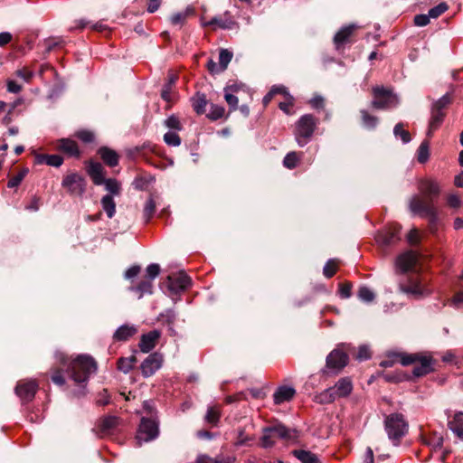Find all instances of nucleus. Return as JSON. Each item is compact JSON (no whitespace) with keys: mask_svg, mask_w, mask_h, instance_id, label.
Returning <instances> with one entry per match:
<instances>
[{"mask_svg":"<svg viewBox=\"0 0 463 463\" xmlns=\"http://www.w3.org/2000/svg\"><path fill=\"white\" fill-rule=\"evenodd\" d=\"M101 185H104L105 190L111 194V196H119L122 191V185L119 181L115 178H105Z\"/></svg>","mask_w":463,"mask_h":463,"instance_id":"nucleus-29","label":"nucleus"},{"mask_svg":"<svg viewBox=\"0 0 463 463\" xmlns=\"http://www.w3.org/2000/svg\"><path fill=\"white\" fill-rule=\"evenodd\" d=\"M103 162L110 167L116 166L118 164L119 156L115 150L107 146H102L98 151Z\"/></svg>","mask_w":463,"mask_h":463,"instance_id":"nucleus-23","label":"nucleus"},{"mask_svg":"<svg viewBox=\"0 0 463 463\" xmlns=\"http://www.w3.org/2000/svg\"><path fill=\"white\" fill-rule=\"evenodd\" d=\"M449 9V5L446 3H440L438 5L430 8L429 10V16L430 18H438L439 15L444 14Z\"/></svg>","mask_w":463,"mask_h":463,"instance_id":"nucleus-52","label":"nucleus"},{"mask_svg":"<svg viewBox=\"0 0 463 463\" xmlns=\"http://www.w3.org/2000/svg\"><path fill=\"white\" fill-rule=\"evenodd\" d=\"M168 288L171 292L177 294L186 289L190 284V278L184 273H179L176 276H168Z\"/></svg>","mask_w":463,"mask_h":463,"instance_id":"nucleus-14","label":"nucleus"},{"mask_svg":"<svg viewBox=\"0 0 463 463\" xmlns=\"http://www.w3.org/2000/svg\"><path fill=\"white\" fill-rule=\"evenodd\" d=\"M161 333L158 330H152L146 334L142 335L138 346L143 353H149L155 348Z\"/></svg>","mask_w":463,"mask_h":463,"instance_id":"nucleus-16","label":"nucleus"},{"mask_svg":"<svg viewBox=\"0 0 463 463\" xmlns=\"http://www.w3.org/2000/svg\"><path fill=\"white\" fill-rule=\"evenodd\" d=\"M97 370V364L94 359L88 355H79L68 365L70 377L76 383H83L89 380L91 373Z\"/></svg>","mask_w":463,"mask_h":463,"instance_id":"nucleus-3","label":"nucleus"},{"mask_svg":"<svg viewBox=\"0 0 463 463\" xmlns=\"http://www.w3.org/2000/svg\"><path fill=\"white\" fill-rule=\"evenodd\" d=\"M57 148L69 156L79 157L80 154L77 143L69 138L60 139Z\"/></svg>","mask_w":463,"mask_h":463,"instance_id":"nucleus-21","label":"nucleus"},{"mask_svg":"<svg viewBox=\"0 0 463 463\" xmlns=\"http://www.w3.org/2000/svg\"><path fill=\"white\" fill-rule=\"evenodd\" d=\"M175 80L176 77L175 75H171L169 76L168 82L164 85L161 91V97L164 100L170 101L172 87L175 84Z\"/></svg>","mask_w":463,"mask_h":463,"instance_id":"nucleus-43","label":"nucleus"},{"mask_svg":"<svg viewBox=\"0 0 463 463\" xmlns=\"http://www.w3.org/2000/svg\"><path fill=\"white\" fill-rule=\"evenodd\" d=\"M137 329L134 326L123 325L119 326L113 335V338L116 341H127L134 335H136Z\"/></svg>","mask_w":463,"mask_h":463,"instance_id":"nucleus-25","label":"nucleus"},{"mask_svg":"<svg viewBox=\"0 0 463 463\" xmlns=\"http://www.w3.org/2000/svg\"><path fill=\"white\" fill-rule=\"evenodd\" d=\"M62 41L57 38H50L43 42L42 45H39V47L43 48V52L44 53H48L51 51H52L54 48L60 46L61 44Z\"/></svg>","mask_w":463,"mask_h":463,"instance_id":"nucleus-46","label":"nucleus"},{"mask_svg":"<svg viewBox=\"0 0 463 463\" xmlns=\"http://www.w3.org/2000/svg\"><path fill=\"white\" fill-rule=\"evenodd\" d=\"M373 100L371 105L375 109H392L399 105V98L392 90L383 86H376L373 88Z\"/></svg>","mask_w":463,"mask_h":463,"instance_id":"nucleus-6","label":"nucleus"},{"mask_svg":"<svg viewBox=\"0 0 463 463\" xmlns=\"http://www.w3.org/2000/svg\"><path fill=\"white\" fill-rule=\"evenodd\" d=\"M235 22L232 20L230 12H225L222 16H214L208 22H203L202 25L206 26H218L222 29H232Z\"/></svg>","mask_w":463,"mask_h":463,"instance_id":"nucleus-17","label":"nucleus"},{"mask_svg":"<svg viewBox=\"0 0 463 463\" xmlns=\"http://www.w3.org/2000/svg\"><path fill=\"white\" fill-rule=\"evenodd\" d=\"M156 213V202L152 196H150L147 201L146 202V204L144 206L143 210V218L145 220V222L147 223L151 218L154 216Z\"/></svg>","mask_w":463,"mask_h":463,"instance_id":"nucleus-37","label":"nucleus"},{"mask_svg":"<svg viewBox=\"0 0 463 463\" xmlns=\"http://www.w3.org/2000/svg\"><path fill=\"white\" fill-rule=\"evenodd\" d=\"M430 157V149H429V142L423 141L417 151V159L419 163L424 164L429 160Z\"/></svg>","mask_w":463,"mask_h":463,"instance_id":"nucleus-39","label":"nucleus"},{"mask_svg":"<svg viewBox=\"0 0 463 463\" xmlns=\"http://www.w3.org/2000/svg\"><path fill=\"white\" fill-rule=\"evenodd\" d=\"M393 134L396 137H400L404 144L411 141V134L404 129V125L402 122L395 125Z\"/></svg>","mask_w":463,"mask_h":463,"instance_id":"nucleus-40","label":"nucleus"},{"mask_svg":"<svg viewBox=\"0 0 463 463\" xmlns=\"http://www.w3.org/2000/svg\"><path fill=\"white\" fill-rule=\"evenodd\" d=\"M352 284L350 282L342 283L339 285V293L341 298H348L351 297Z\"/></svg>","mask_w":463,"mask_h":463,"instance_id":"nucleus-60","label":"nucleus"},{"mask_svg":"<svg viewBox=\"0 0 463 463\" xmlns=\"http://www.w3.org/2000/svg\"><path fill=\"white\" fill-rule=\"evenodd\" d=\"M191 102L193 109L197 114L202 115L205 112L208 103L205 94L197 92L191 98Z\"/></svg>","mask_w":463,"mask_h":463,"instance_id":"nucleus-28","label":"nucleus"},{"mask_svg":"<svg viewBox=\"0 0 463 463\" xmlns=\"http://www.w3.org/2000/svg\"><path fill=\"white\" fill-rule=\"evenodd\" d=\"M361 116H362V120H363V123L370 128H373L376 127L377 123H378V118L373 115H370L366 110L363 109L361 110Z\"/></svg>","mask_w":463,"mask_h":463,"instance_id":"nucleus-51","label":"nucleus"},{"mask_svg":"<svg viewBox=\"0 0 463 463\" xmlns=\"http://www.w3.org/2000/svg\"><path fill=\"white\" fill-rule=\"evenodd\" d=\"M164 141L170 146H178L181 144L179 135L172 131H168L164 135Z\"/></svg>","mask_w":463,"mask_h":463,"instance_id":"nucleus-48","label":"nucleus"},{"mask_svg":"<svg viewBox=\"0 0 463 463\" xmlns=\"http://www.w3.org/2000/svg\"><path fill=\"white\" fill-rule=\"evenodd\" d=\"M337 270V260H329L323 269V273L326 278H332Z\"/></svg>","mask_w":463,"mask_h":463,"instance_id":"nucleus-50","label":"nucleus"},{"mask_svg":"<svg viewBox=\"0 0 463 463\" xmlns=\"http://www.w3.org/2000/svg\"><path fill=\"white\" fill-rule=\"evenodd\" d=\"M88 173L90 176L91 177L94 184L96 185H101L104 182L105 176H104V168L99 163H91Z\"/></svg>","mask_w":463,"mask_h":463,"instance_id":"nucleus-26","label":"nucleus"},{"mask_svg":"<svg viewBox=\"0 0 463 463\" xmlns=\"http://www.w3.org/2000/svg\"><path fill=\"white\" fill-rule=\"evenodd\" d=\"M430 19L429 14H417L414 17V24L417 26H425L430 23Z\"/></svg>","mask_w":463,"mask_h":463,"instance_id":"nucleus-64","label":"nucleus"},{"mask_svg":"<svg viewBox=\"0 0 463 463\" xmlns=\"http://www.w3.org/2000/svg\"><path fill=\"white\" fill-rule=\"evenodd\" d=\"M358 298L363 301L372 302L375 298V294L368 287L363 286L358 290Z\"/></svg>","mask_w":463,"mask_h":463,"instance_id":"nucleus-47","label":"nucleus"},{"mask_svg":"<svg viewBox=\"0 0 463 463\" xmlns=\"http://www.w3.org/2000/svg\"><path fill=\"white\" fill-rule=\"evenodd\" d=\"M270 431L272 432L274 439H280L287 441L297 440L298 438V432L295 429L287 428L281 423L269 426Z\"/></svg>","mask_w":463,"mask_h":463,"instance_id":"nucleus-13","label":"nucleus"},{"mask_svg":"<svg viewBox=\"0 0 463 463\" xmlns=\"http://www.w3.org/2000/svg\"><path fill=\"white\" fill-rule=\"evenodd\" d=\"M163 356L158 353L149 354L141 364L140 369L144 377L152 376L161 366Z\"/></svg>","mask_w":463,"mask_h":463,"instance_id":"nucleus-11","label":"nucleus"},{"mask_svg":"<svg viewBox=\"0 0 463 463\" xmlns=\"http://www.w3.org/2000/svg\"><path fill=\"white\" fill-rule=\"evenodd\" d=\"M444 112L439 110H437L435 109H431V118L430 120V126L428 130V135L430 136L433 131H435L442 123L444 119Z\"/></svg>","mask_w":463,"mask_h":463,"instance_id":"nucleus-31","label":"nucleus"},{"mask_svg":"<svg viewBox=\"0 0 463 463\" xmlns=\"http://www.w3.org/2000/svg\"><path fill=\"white\" fill-rule=\"evenodd\" d=\"M158 435V421L155 419L142 418L136 437L137 445L141 446L142 442L152 441L156 439Z\"/></svg>","mask_w":463,"mask_h":463,"instance_id":"nucleus-7","label":"nucleus"},{"mask_svg":"<svg viewBox=\"0 0 463 463\" xmlns=\"http://www.w3.org/2000/svg\"><path fill=\"white\" fill-rule=\"evenodd\" d=\"M299 156H298L297 152H289L284 157L283 165L288 169H294L297 166Z\"/></svg>","mask_w":463,"mask_h":463,"instance_id":"nucleus-44","label":"nucleus"},{"mask_svg":"<svg viewBox=\"0 0 463 463\" xmlns=\"http://www.w3.org/2000/svg\"><path fill=\"white\" fill-rule=\"evenodd\" d=\"M27 172H28V170L25 168V169L22 170L15 176H13L12 178H10V180L8 181L7 186L9 188L17 187L21 184V182L24 180V178L25 177Z\"/></svg>","mask_w":463,"mask_h":463,"instance_id":"nucleus-55","label":"nucleus"},{"mask_svg":"<svg viewBox=\"0 0 463 463\" xmlns=\"http://www.w3.org/2000/svg\"><path fill=\"white\" fill-rule=\"evenodd\" d=\"M417 260L418 256L412 250L401 254L396 259L395 270L397 274L402 276L399 280V289L414 299H421L430 296L432 289L419 274H407L414 268Z\"/></svg>","mask_w":463,"mask_h":463,"instance_id":"nucleus-1","label":"nucleus"},{"mask_svg":"<svg viewBox=\"0 0 463 463\" xmlns=\"http://www.w3.org/2000/svg\"><path fill=\"white\" fill-rule=\"evenodd\" d=\"M165 126L170 129L181 130L183 128L182 124L175 115H171L165 120Z\"/></svg>","mask_w":463,"mask_h":463,"instance_id":"nucleus-54","label":"nucleus"},{"mask_svg":"<svg viewBox=\"0 0 463 463\" xmlns=\"http://www.w3.org/2000/svg\"><path fill=\"white\" fill-rule=\"evenodd\" d=\"M14 392L15 394L21 399L22 403L25 404L29 395V383L25 381L19 382L15 387Z\"/></svg>","mask_w":463,"mask_h":463,"instance_id":"nucleus-38","label":"nucleus"},{"mask_svg":"<svg viewBox=\"0 0 463 463\" xmlns=\"http://www.w3.org/2000/svg\"><path fill=\"white\" fill-rule=\"evenodd\" d=\"M52 381L59 385L62 386L65 384V378L62 375V373L60 370H54L51 376Z\"/></svg>","mask_w":463,"mask_h":463,"instance_id":"nucleus-61","label":"nucleus"},{"mask_svg":"<svg viewBox=\"0 0 463 463\" xmlns=\"http://www.w3.org/2000/svg\"><path fill=\"white\" fill-rule=\"evenodd\" d=\"M76 137L84 143H92L95 139L94 133L89 130L78 131Z\"/></svg>","mask_w":463,"mask_h":463,"instance_id":"nucleus-57","label":"nucleus"},{"mask_svg":"<svg viewBox=\"0 0 463 463\" xmlns=\"http://www.w3.org/2000/svg\"><path fill=\"white\" fill-rule=\"evenodd\" d=\"M357 26L350 24L342 27L334 37V43L336 50H340L345 47V44L352 43V37Z\"/></svg>","mask_w":463,"mask_h":463,"instance_id":"nucleus-12","label":"nucleus"},{"mask_svg":"<svg viewBox=\"0 0 463 463\" xmlns=\"http://www.w3.org/2000/svg\"><path fill=\"white\" fill-rule=\"evenodd\" d=\"M318 119L312 114L303 115L296 123L294 135L299 146L307 145L312 137Z\"/></svg>","mask_w":463,"mask_h":463,"instance_id":"nucleus-5","label":"nucleus"},{"mask_svg":"<svg viewBox=\"0 0 463 463\" xmlns=\"http://www.w3.org/2000/svg\"><path fill=\"white\" fill-rule=\"evenodd\" d=\"M337 399L347 397L353 391V383L350 378L343 377L339 379L332 387Z\"/></svg>","mask_w":463,"mask_h":463,"instance_id":"nucleus-18","label":"nucleus"},{"mask_svg":"<svg viewBox=\"0 0 463 463\" xmlns=\"http://www.w3.org/2000/svg\"><path fill=\"white\" fill-rule=\"evenodd\" d=\"M101 205L107 216L111 219L116 213V203L111 194H106L101 198Z\"/></svg>","mask_w":463,"mask_h":463,"instance_id":"nucleus-33","label":"nucleus"},{"mask_svg":"<svg viewBox=\"0 0 463 463\" xmlns=\"http://www.w3.org/2000/svg\"><path fill=\"white\" fill-rule=\"evenodd\" d=\"M449 103V98L448 95H444L443 97H441L438 101H436L433 106H432V109H435L437 110H441L443 111V109H445V107Z\"/></svg>","mask_w":463,"mask_h":463,"instance_id":"nucleus-62","label":"nucleus"},{"mask_svg":"<svg viewBox=\"0 0 463 463\" xmlns=\"http://www.w3.org/2000/svg\"><path fill=\"white\" fill-rule=\"evenodd\" d=\"M137 362V358L134 355L129 357H121L118 361V369L124 373H128L134 366Z\"/></svg>","mask_w":463,"mask_h":463,"instance_id":"nucleus-36","label":"nucleus"},{"mask_svg":"<svg viewBox=\"0 0 463 463\" xmlns=\"http://www.w3.org/2000/svg\"><path fill=\"white\" fill-rule=\"evenodd\" d=\"M152 181H154L152 176L139 175L135 178L132 184L135 189L142 191L146 189Z\"/></svg>","mask_w":463,"mask_h":463,"instance_id":"nucleus-41","label":"nucleus"},{"mask_svg":"<svg viewBox=\"0 0 463 463\" xmlns=\"http://www.w3.org/2000/svg\"><path fill=\"white\" fill-rule=\"evenodd\" d=\"M296 394V390L290 386H279L273 394L274 403L279 405L289 402Z\"/></svg>","mask_w":463,"mask_h":463,"instance_id":"nucleus-19","label":"nucleus"},{"mask_svg":"<svg viewBox=\"0 0 463 463\" xmlns=\"http://www.w3.org/2000/svg\"><path fill=\"white\" fill-rule=\"evenodd\" d=\"M337 398L332 387L324 390L323 392L315 395L314 401L319 404H328L335 401Z\"/></svg>","mask_w":463,"mask_h":463,"instance_id":"nucleus-32","label":"nucleus"},{"mask_svg":"<svg viewBox=\"0 0 463 463\" xmlns=\"http://www.w3.org/2000/svg\"><path fill=\"white\" fill-rule=\"evenodd\" d=\"M384 428L388 438L394 446H398L400 440L408 431V423L401 413H392L384 420Z\"/></svg>","mask_w":463,"mask_h":463,"instance_id":"nucleus-4","label":"nucleus"},{"mask_svg":"<svg viewBox=\"0 0 463 463\" xmlns=\"http://www.w3.org/2000/svg\"><path fill=\"white\" fill-rule=\"evenodd\" d=\"M63 163V158L59 155H43L34 154V164L35 165H48L51 166L59 167Z\"/></svg>","mask_w":463,"mask_h":463,"instance_id":"nucleus-22","label":"nucleus"},{"mask_svg":"<svg viewBox=\"0 0 463 463\" xmlns=\"http://www.w3.org/2000/svg\"><path fill=\"white\" fill-rule=\"evenodd\" d=\"M433 371V359L430 356L419 354V359L414 364L412 373L416 377L426 375Z\"/></svg>","mask_w":463,"mask_h":463,"instance_id":"nucleus-15","label":"nucleus"},{"mask_svg":"<svg viewBox=\"0 0 463 463\" xmlns=\"http://www.w3.org/2000/svg\"><path fill=\"white\" fill-rule=\"evenodd\" d=\"M224 99L230 107L231 111H234L238 108L239 99L234 94L228 91H224Z\"/></svg>","mask_w":463,"mask_h":463,"instance_id":"nucleus-56","label":"nucleus"},{"mask_svg":"<svg viewBox=\"0 0 463 463\" xmlns=\"http://www.w3.org/2000/svg\"><path fill=\"white\" fill-rule=\"evenodd\" d=\"M401 227L398 225L390 226L380 232L375 239L377 243L382 247H389L400 241Z\"/></svg>","mask_w":463,"mask_h":463,"instance_id":"nucleus-9","label":"nucleus"},{"mask_svg":"<svg viewBox=\"0 0 463 463\" xmlns=\"http://www.w3.org/2000/svg\"><path fill=\"white\" fill-rule=\"evenodd\" d=\"M232 59V52L228 51L227 49H222L219 53V64L221 66V70L223 71L227 69L228 64Z\"/></svg>","mask_w":463,"mask_h":463,"instance_id":"nucleus-42","label":"nucleus"},{"mask_svg":"<svg viewBox=\"0 0 463 463\" xmlns=\"http://www.w3.org/2000/svg\"><path fill=\"white\" fill-rule=\"evenodd\" d=\"M348 363V355L340 348L334 349L326 357V368L335 373L341 371Z\"/></svg>","mask_w":463,"mask_h":463,"instance_id":"nucleus-10","label":"nucleus"},{"mask_svg":"<svg viewBox=\"0 0 463 463\" xmlns=\"http://www.w3.org/2000/svg\"><path fill=\"white\" fill-rule=\"evenodd\" d=\"M449 429L461 439H463V412H456L453 420L448 423Z\"/></svg>","mask_w":463,"mask_h":463,"instance_id":"nucleus-27","label":"nucleus"},{"mask_svg":"<svg viewBox=\"0 0 463 463\" xmlns=\"http://www.w3.org/2000/svg\"><path fill=\"white\" fill-rule=\"evenodd\" d=\"M146 273V278L154 280L160 273V266L156 263H152L147 266Z\"/></svg>","mask_w":463,"mask_h":463,"instance_id":"nucleus-58","label":"nucleus"},{"mask_svg":"<svg viewBox=\"0 0 463 463\" xmlns=\"http://www.w3.org/2000/svg\"><path fill=\"white\" fill-rule=\"evenodd\" d=\"M224 112L225 109L223 107L212 104L210 112L207 114V117L212 120H217L224 116Z\"/></svg>","mask_w":463,"mask_h":463,"instance_id":"nucleus-49","label":"nucleus"},{"mask_svg":"<svg viewBox=\"0 0 463 463\" xmlns=\"http://www.w3.org/2000/svg\"><path fill=\"white\" fill-rule=\"evenodd\" d=\"M309 103L314 109H323L325 106V99L322 96L316 95L309 100Z\"/></svg>","mask_w":463,"mask_h":463,"instance_id":"nucleus-63","label":"nucleus"},{"mask_svg":"<svg viewBox=\"0 0 463 463\" xmlns=\"http://www.w3.org/2000/svg\"><path fill=\"white\" fill-rule=\"evenodd\" d=\"M221 418V410L217 405L210 406L204 416V420L212 426H217Z\"/></svg>","mask_w":463,"mask_h":463,"instance_id":"nucleus-34","label":"nucleus"},{"mask_svg":"<svg viewBox=\"0 0 463 463\" xmlns=\"http://www.w3.org/2000/svg\"><path fill=\"white\" fill-rule=\"evenodd\" d=\"M194 8L192 6H187L185 10L172 14L169 20L172 25L183 26L186 23V20L189 17L194 15Z\"/></svg>","mask_w":463,"mask_h":463,"instance_id":"nucleus-24","label":"nucleus"},{"mask_svg":"<svg viewBox=\"0 0 463 463\" xmlns=\"http://www.w3.org/2000/svg\"><path fill=\"white\" fill-rule=\"evenodd\" d=\"M261 444L264 448H270L275 444V439L270 431L269 427H266L263 429V435L261 438Z\"/></svg>","mask_w":463,"mask_h":463,"instance_id":"nucleus-45","label":"nucleus"},{"mask_svg":"<svg viewBox=\"0 0 463 463\" xmlns=\"http://www.w3.org/2000/svg\"><path fill=\"white\" fill-rule=\"evenodd\" d=\"M163 321L166 323L169 326H172L175 320H176V315L174 310L168 309L164 314L161 315ZM171 330L172 327H170Z\"/></svg>","mask_w":463,"mask_h":463,"instance_id":"nucleus-59","label":"nucleus"},{"mask_svg":"<svg viewBox=\"0 0 463 463\" xmlns=\"http://www.w3.org/2000/svg\"><path fill=\"white\" fill-rule=\"evenodd\" d=\"M293 455L302 463H319L318 457L311 451L305 449H295Z\"/></svg>","mask_w":463,"mask_h":463,"instance_id":"nucleus-30","label":"nucleus"},{"mask_svg":"<svg viewBox=\"0 0 463 463\" xmlns=\"http://www.w3.org/2000/svg\"><path fill=\"white\" fill-rule=\"evenodd\" d=\"M418 190L421 196L413 195L409 201V209L414 214L428 218L430 231L435 232L439 213L434 201L440 193V187L435 180L421 179L419 181Z\"/></svg>","mask_w":463,"mask_h":463,"instance_id":"nucleus-2","label":"nucleus"},{"mask_svg":"<svg viewBox=\"0 0 463 463\" xmlns=\"http://www.w3.org/2000/svg\"><path fill=\"white\" fill-rule=\"evenodd\" d=\"M118 419L115 416H107L99 420L97 429L101 436L110 434L118 426Z\"/></svg>","mask_w":463,"mask_h":463,"instance_id":"nucleus-20","label":"nucleus"},{"mask_svg":"<svg viewBox=\"0 0 463 463\" xmlns=\"http://www.w3.org/2000/svg\"><path fill=\"white\" fill-rule=\"evenodd\" d=\"M61 184L73 196H81L86 189L85 179L77 173L66 175Z\"/></svg>","mask_w":463,"mask_h":463,"instance_id":"nucleus-8","label":"nucleus"},{"mask_svg":"<svg viewBox=\"0 0 463 463\" xmlns=\"http://www.w3.org/2000/svg\"><path fill=\"white\" fill-rule=\"evenodd\" d=\"M393 357L397 358L399 354H393ZM401 364L404 366L414 364L417 363V359H419V354H401Z\"/></svg>","mask_w":463,"mask_h":463,"instance_id":"nucleus-53","label":"nucleus"},{"mask_svg":"<svg viewBox=\"0 0 463 463\" xmlns=\"http://www.w3.org/2000/svg\"><path fill=\"white\" fill-rule=\"evenodd\" d=\"M153 288V280L145 278L136 287L131 288V290L137 291L142 297L144 294H151Z\"/></svg>","mask_w":463,"mask_h":463,"instance_id":"nucleus-35","label":"nucleus"}]
</instances>
